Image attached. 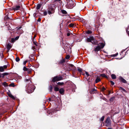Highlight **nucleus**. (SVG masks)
Masks as SVG:
<instances>
[{
    "instance_id": "obj_1",
    "label": "nucleus",
    "mask_w": 129,
    "mask_h": 129,
    "mask_svg": "<svg viewBox=\"0 0 129 129\" xmlns=\"http://www.w3.org/2000/svg\"><path fill=\"white\" fill-rule=\"evenodd\" d=\"M25 81L26 82H27V84L26 86L27 92L30 93H32L35 88V86L32 84L30 79H26Z\"/></svg>"
},
{
    "instance_id": "obj_2",
    "label": "nucleus",
    "mask_w": 129,
    "mask_h": 129,
    "mask_svg": "<svg viewBox=\"0 0 129 129\" xmlns=\"http://www.w3.org/2000/svg\"><path fill=\"white\" fill-rule=\"evenodd\" d=\"M66 5V7L69 9H72L75 5V4L72 0H69Z\"/></svg>"
},
{
    "instance_id": "obj_3",
    "label": "nucleus",
    "mask_w": 129,
    "mask_h": 129,
    "mask_svg": "<svg viewBox=\"0 0 129 129\" xmlns=\"http://www.w3.org/2000/svg\"><path fill=\"white\" fill-rule=\"evenodd\" d=\"M100 44V45L94 48V50L95 52L98 51L101 49L103 48L105 45V42L101 43Z\"/></svg>"
},
{
    "instance_id": "obj_4",
    "label": "nucleus",
    "mask_w": 129,
    "mask_h": 129,
    "mask_svg": "<svg viewBox=\"0 0 129 129\" xmlns=\"http://www.w3.org/2000/svg\"><path fill=\"white\" fill-rule=\"evenodd\" d=\"M86 41L87 42H91L92 44H95L96 40L94 38L93 36L90 37L89 38H88L86 39Z\"/></svg>"
},
{
    "instance_id": "obj_5",
    "label": "nucleus",
    "mask_w": 129,
    "mask_h": 129,
    "mask_svg": "<svg viewBox=\"0 0 129 129\" xmlns=\"http://www.w3.org/2000/svg\"><path fill=\"white\" fill-rule=\"evenodd\" d=\"M63 79L62 77L60 76H56L54 77L52 79V81L55 82L56 81H58Z\"/></svg>"
},
{
    "instance_id": "obj_6",
    "label": "nucleus",
    "mask_w": 129,
    "mask_h": 129,
    "mask_svg": "<svg viewBox=\"0 0 129 129\" xmlns=\"http://www.w3.org/2000/svg\"><path fill=\"white\" fill-rule=\"evenodd\" d=\"M47 12L48 14L50 15L54 13V10L52 6H49L47 9Z\"/></svg>"
},
{
    "instance_id": "obj_7",
    "label": "nucleus",
    "mask_w": 129,
    "mask_h": 129,
    "mask_svg": "<svg viewBox=\"0 0 129 129\" xmlns=\"http://www.w3.org/2000/svg\"><path fill=\"white\" fill-rule=\"evenodd\" d=\"M106 125L107 126H108L111 125V122L109 117H108L107 118L106 121Z\"/></svg>"
},
{
    "instance_id": "obj_8",
    "label": "nucleus",
    "mask_w": 129,
    "mask_h": 129,
    "mask_svg": "<svg viewBox=\"0 0 129 129\" xmlns=\"http://www.w3.org/2000/svg\"><path fill=\"white\" fill-rule=\"evenodd\" d=\"M120 54L121 56V57L119 59H120L124 57L125 54V50H122L120 53Z\"/></svg>"
},
{
    "instance_id": "obj_9",
    "label": "nucleus",
    "mask_w": 129,
    "mask_h": 129,
    "mask_svg": "<svg viewBox=\"0 0 129 129\" xmlns=\"http://www.w3.org/2000/svg\"><path fill=\"white\" fill-rule=\"evenodd\" d=\"M20 8V6L19 5H16L15 7H13V9L15 11H17L19 10Z\"/></svg>"
},
{
    "instance_id": "obj_10",
    "label": "nucleus",
    "mask_w": 129,
    "mask_h": 129,
    "mask_svg": "<svg viewBox=\"0 0 129 129\" xmlns=\"http://www.w3.org/2000/svg\"><path fill=\"white\" fill-rule=\"evenodd\" d=\"M119 79L124 83H126L127 82L126 80L124 78H123L122 77H120Z\"/></svg>"
},
{
    "instance_id": "obj_11",
    "label": "nucleus",
    "mask_w": 129,
    "mask_h": 129,
    "mask_svg": "<svg viewBox=\"0 0 129 129\" xmlns=\"http://www.w3.org/2000/svg\"><path fill=\"white\" fill-rule=\"evenodd\" d=\"M12 47L11 44L10 43L8 44L7 46V47L8 50H9Z\"/></svg>"
},
{
    "instance_id": "obj_12",
    "label": "nucleus",
    "mask_w": 129,
    "mask_h": 129,
    "mask_svg": "<svg viewBox=\"0 0 129 129\" xmlns=\"http://www.w3.org/2000/svg\"><path fill=\"white\" fill-rule=\"evenodd\" d=\"M64 91V90L62 88H61L59 90V92L61 94H63Z\"/></svg>"
},
{
    "instance_id": "obj_13",
    "label": "nucleus",
    "mask_w": 129,
    "mask_h": 129,
    "mask_svg": "<svg viewBox=\"0 0 129 129\" xmlns=\"http://www.w3.org/2000/svg\"><path fill=\"white\" fill-rule=\"evenodd\" d=\"M8 95L9 96L12 98L13 99H15V98L14 96H13L11 93H8Z\"/></svg>"
},
{
    "instance_id": "obj_14",
    "label": "nucleus",
    "mask_w": 129,
    "mask_h": 129,
    "mask_svg": "<svg viewBox=\"0 0 129 129\" xmlns=\"http://www.w3.org/2000/svg\"><path fill=\"white\" fill-rule=\"evenodd\" d=\"M100 81L101 80L100 78L99 77H97L95 80V83H97Z\"/></svg>"
},
{
    "instance_id": "obj_15",
    "label": "nucleus",
    "mask_w": 129,
    "mask_h": 129,
    "mask_svg": "<svg viewBox=\"0 0 129 129\" xmlns=\"http://www.w3.org/2000/svg\"><path fill=\"white\" fill-rule=\"evenodd\" d=\"M101 76L103 77H105L106 78H108L107 76L105 74H102L100 75Z\"/></svg>"
},
{
    "instance_id": "obj_16",
    "label": "nucleus",
    "mask_w": 129,
    "mask_h": 129,
    "mask_svg": "<svg viewBox=\"0 0 129 129\" xmlns=\"http://www.w3.org/2000/svg\"><path fill=\"white\" fill-rule=\"evenodd\" d=\"M111 76L112 78L113 79H115L116 78V76L114 74H112Z\"/></svg>"
},
{
    "instance_id": "obj_17",
    "label": "nucleus",
    "mask_w": 129,
    "mask_h": 129,
    "mask_svg": "<svg viewBox=\"0 0 129 129\" xmlns=\"http://www.w3.org/2000/svg\"><path fill=\"white\" fill-rule=\"evenodd\" d=\"M2 84L5 87L7 86H8L7 83L6 82H4Z\"/></svg>"
},
{
    "instance_id": "obj_18",
    "label": "nucleus",
    "mask_w": 129,
    "mask_h": 129,
    "mask_svg": "<svg viewBox=\"0 0 129 129\" xmlns=\"http://www.w3.org/2000/svg\"><path fill=\"white\" fill-rule=\"evenodd\" d=\"M41 5L40 4H39L37 6V9L38 10L41 7Z\"/></svg>"
},
{
    "instance_id": "obj_19",
    "label": "nucleus",
    "mask_w": 129,
    "mask_h": 129,
    "mask_svg": "<svg viewBox=\"0 0 129 129\" xmlns=\"http://www.w3.org/2000/svg\"><path fill=\"white\" fill-rule=\"evenodd\" d=\"M4 69L3 67H0V72H3L4 71Z\"/></svg>"
},
{
    "instance_id": "obj_20",
    "label": "nucleus",
    "mask_w": 129,
    "mask_h": 129,
    "mask_svg": "<svg viewBox=\"0 0 129 129\" xmlns=\"http://www.w3.org/2000/svg\"><path fill=\"white\" fill-rule=\"evenodd\" d=\"M54 90L56 91H58L59 90V89L58 88V87H55L54 88Z\"/></svg>"
},
{
    "instance_id": "obj_21",
    "label": "nucleus",
    "mask_w": 129,
    "mask_h": 129,
    "mask_svg": "<svg viewBox=\"0 0 129 129\" xmlns=\"http://www.w3.org/2000/svg\"><path fill=\"white\" fill-rule=\"evenodd\" d=\"M120 89L122 90L124 92H125L126 93L127 92V91L123 88L122 87H120Z\"/></svg>"
},
{
    "instance_id": "obj_22",
    "label": "nucleus",
    "mask_w": 129,
    "mask_h": 129,
    "mask_svg": "<svg viewBox=\"0 0 129 129\" xmlns=\"http://www.w3.org/2000/svg\"><path fill=\"white\" fill-rule=\"evenodd\" d=\"M61 12L63 14H66L67 13V12L66 11L64 10H62L61 11Z\"/></svg>"
},
{
    "instance_id": "obj_23",
    "label": "nucleus",
    "mask_w": 129,
    "mask_h": 129,
    "mask_svg": "<svg viewBox=\"0 0 129 129\" xmlns=\"http://www.w3.org/2000/svg\"><path fill=\"white\" fill-rule=\"evenodd\" d=\"M57 84L59 85H62L64 84V83L63 82H58L57 83Z\"/></svg>"
},
{
    "instance_id": "obj_24",
    "label": "nucleus",
    "mask_w": 129,
    "mask_h": 129,
    "mask_svg": "<svg viewBox=\"0 0 129 129\" xmlns=\"http://www.w3.org/2000/svg\"><path fill=\"white\" fill-rule=\"evenodd\" d=\"M8 73H4L3 74H2V75H3V77H4V76L5 75H8Z\"/></svg>"
},
{
    "instance_id": "obj_25",
    "label": "nucleus",
    "mask_w": 129,
    "mask_h": 129,
    "mask_svg": "<svg viewBox=\"0 0 129 129\" xmlns=\"http://www.w3.org/2000/svg\"><path fill=\"white\" fill-rule=\"evenodd\" d=\"M9 86H10L14 87L15 86V85L14 84V83H12L10 84L9 85Z\"/></svg>"
},
{
    "instance_id": "obj_26",
    "label": "nucleus",
    "mask_w": 129,
    "mask_h": 129,
    "mask_svg": "<svg viewBox=\"0 0 129 129\" xmlns=\"http://www.w3.org/2000/svg\"><path fill=\"white\" fill-rule=\"evenodd\" d=\"M33 42L34 44L36 46H37L38 43L36 41H35L34 40H33Z\"/></svg>"
},
{
    "instance_id": "obj_27",
    "label": "nucleus",
    "mask_w": 129,
    "mask_h": 129,
    "mask_svg": "<svg viewBox=\"0 0 129 129\" xmlns=\"http://www.w3.org/2000/svg\"><path fill=\"white\" fill-rule=\"evenodd\" d=\"M16 60L17 62L19 61L20 60V58L18 57H17L15 59Z\"/></svg>"
},
{
    "instance_id": "obj_28",
    "label": "nucleus",
    "mask_w": 129,
    "mask_h": 129,
    "mask_svg": "<svg viewBox=\"0 0 129 129\" xmlns=\"http://www.w3.org/2000/svg\"><path fill=\"white\" fill-rule=\"evenodd\" d=\"M28 69L26 68L25 67H24L23 68V70L24 71H27L28 70Z\"/></svg>"
},
{
    "instance_id": "obj_29",
    "label": "nucleus",
    "mask_w": 129,
    "mask_h": 129,
    "mask_svg": "<svg viewBox=\"0 0 129 129\" xmlns=\"http://www.w3.org/2000/svg\"><path fill=\"white\" fill-rule=\"evenodd\" d=\"M105 117L104 116H103L100 119V120L101 121H103L104 120Z\"/></svg>"
},
{
    "instance_id": "obj_30",
    "label": "nucleus",
    "mask_w": 129,
    "mask_h": 129,
    "mask_svg": "<svg viewBox=\"0 0 129 129\" xmlns=\"http://www.w3.org/2000/svg\"><path fill=\"white\" fill-rule=\"evenodd\" d=\"M44 15V16H46L47 14V13L46 11H45L43 13Z\"/></svg>"
},
{
    "instance_id": "obj_31",
    "label": "nucleus",
    "mask_w": 129,
    "mask_h": 129,
    "mask_svg": "<svg viewBox=\"0 0 129 129\" xmlns=\"http://www.w3.org/2000/svg\"><path fill=\"white\" fill-rule=\"evenodd\" d=\"M32 70L31 69H30L28 70L27 71H28V74H30Z\"/></svg>"
},
{
    "instance_id": "obj_32",
    "label": "nucleus",
    "mask_w": 129,
    "mask_h": 129,
    "mask_svg": "<svg viewBox=\"0 0 129 129\" xmlns=\"http://www.w3.org/2000/svg\"><path fill=\"white\" fill-rule=\"evenodd\" d=\"M74 25V24L73 23H71L69 25V26L70 27H73Z\"/></svg>"
},
{
    "instance_id": "obj_33",
    "label": "nucleus",
    "mask_w": 129,
    "mask_h": 129,
    "mask_svg": "<svg viewBox=\"0 0 129 129\" xmlns=\"http://www.w3.org/2000/svg\"><path fill=\"white\" fill-rule=\"evenodd\" d=\"M70 57V56L69 55H67L66 57V59H68Z\"/></svg>"
},
{
    "instance_id": "obj_34",
    "label": "nucleus",
    "mask_w": 129,
    "mask_h": 129,
    "mask_svg": "<svg viewBox=\"0 0 129 129\" xmlns=\"http://www.w3.org/2000/svg\"><path fill=\"white\" fill-rule=\"evenodd\" d=\"M92 31L90 30H88L87 32V33L88 34H90L91 33Z\"/></svg>"
},
{
    "instance_id": "obj_35",
    "label": "nucleus",
    "mask_w": 129,
    "mask_h": 129,
    "mask_svg": "<svg viewBox=\"0 0 129 129\" xmlns=\"http://www.w3.org/2000/svg\"><path fill=\"white\" fill-rule=\"evenodd\" d=\"M32 49L34 50V51H35L36 49V47L35 46H33L32 47Z\"/></svg>"
},
{
    "instance_id": "obj_36",
    "label": "nucleus",
    "mask_w": 129,
    "mask_h": 129,
    "mask_svg": "<svg viewBox=\"0 0 129 129\" xmlns=\"http://www.w3.org/2000/svg\"><path fill=\"white\" fill-rule=\"evenodd\" d=\"M105 90H106L105 88V87H103L102 88L101 90L102 91H104Z\"/></svg>"
},
{
    "instance_id": "obj_37",
    "label": "nucleus",
    "mask_w": 129,
    "mask_h": 129,
    "mask_svg": "<svg viewBox=\"0 0 129 129\" xmlns=\"http://www.w3.org/2000/svg\"><path fill=\"white\" fill-rule=\"evenodd\" d=\"M78 71L79 72H82V70L80 68H79L78 69Z\"/></svg>"
},
{
    "instance_id": "obj_38",
    "label": "nucleus",
    "mask_w": 129,
    "mask_h": 129,
    "mask_svg": "<svg viewBox=\"0 0 129 129\" xmlns=\"http://www.w3.org/2000/svg\"><path fill=\"white\" fill-rule=\"evenodd\" d=\"M118 54V53H116L115 54H114L112 55V56L115 57Z\"/></svg>"
},
{
    "instance_id": "obj_39",
    "label": "nucleus",
    "mask_w": 129,
    "mask_h": 129,
    "mask_svg": "<svg viewBox=\"0 0 129 129\" xmlns=\"http://www.w3.org/2000/svg\"><path fill=\"white\" fill-rule=\"evenodd\" d=\"M3 67L4 69H6L7 68V66L6 65H4L3 66Z\"/></svg>"
},
{
    "instance_id": "obj_40",
    "label": "nucleus",
    "mask_w": 129,
    "mask_h": 129,
    "mask_svg": "<svg viewBox=\"0 0 129 129\" xmlns=\"http://www.w3.org/2000/svg\"><path fill=\"white\" fill-rule=\"evenodd\" d=\"M27 61V60H26L23 62V64L24 65H25Z\"/></svg>"
},
{
    "instance_id": "obj_41",
    "label": "nucleus",
    "mask_w": 129,
    "mask_h": 129,
    "mask_svg": "<svg viewBox=\"0 0 129 129\" xmlns=\"http://www.w3.org/2000/svg\"><path fill=\"white\" fill-rule=\"evenodd\" d=\"M110 83L112 85H113L114 84V83L112 81H110Z\"/></svg>"
},
{
    "instance_id": "obj_42",
    "label": "nucleus",
    "mask_w": 129,
    "mask_h": 129,
    "mask_svg": "<svg viewBox=\"0 0 129 129\" xmlns=\"http://www.w3.org/2000/svg\"><path fill=\"white\" fill-rule=\"evenodd\" d=\"M85 74L87 77L89 76V75L88 72H86Z\"/></svg>"
},
{
    "instance_id": "obj_43",
    "label": "nucleus",
    "mask_w": 129,
    "mask_h": 129,
    "mask_svg": "<svg viewBox=\"0 0 129 129\" xmlns=\"http://www.w3.org/2000/svg\"><path fill=\"white\" fill-rule=\"evenodd\" d=\"M19 36L16 37L15 38V40H18L19 39Z\"/></svg>"
},
{
    "instance_id": "obj_44",
    "label": "nucleus",
    "mask_w": 129,
    "mask_h": 129,
    "mask_svg": "<svg viewBox=\"0 0 129 129\" xmlns=\"http://www.w3.org/2000/svg\"><path fill=\"white\" fill-rule=\"evenodd\" d=\"M126 32L127 34H128V36H129V31L127 30H126Z\"/></svg>"
},
{
    "instance_id": "obj_45",
    "label": "nucleus",
    "mask_w": 129,
    "mask_h": 129,
    "mask_svg": "<svg viewBox=\"0 0 129 129\" xmlns=\"http://www.w3.org/2000/svg\"><path fill=\"white\" fill-rule=\"evenodd\" d=\"M41 20V19L40 18H39L38 19V21H40Z\"/></svg>"
},
{
    "instance_id": "obj_46",
    "label": "nucleus",
    "mask_w": 129,
    "mask_h": 129,
    "mask_svg": "<svg viewBox=\"0 0 129 129\" xmlns=\"http://www.w3.org/2000/svg\"><path fill=\"white\" fill-rule=\"evenodd\" d=\"M60 0H53V1L54 2H56V1H60Z\"/></svg>"
},
{
    "instance_id": "obj_47",
    "label": "nucleus",
    "mask_w": 129,
    "mask_h": 129,
    "mask_svg": "<svg viewBox=\"0 0 129 129\" xmlns=\"http://www.w3.org/2000/svg\"><path fill=\"white\" fill-rule=\"evenodd\" d=\"M67 36H70V34L69 33H68L67 34Z\"/></svg>"
},
{
    "instance_id": "obj_48",
    "label": "nucleus",
    "mask_w": 129,
    "mask_h": 129,
    "mask_svg": "<svg viewBox=\"0 0 129 129\" xmlns=\"http://www.w3.org/2000/svg\"><path fill=\"white\" fill-rule=\"evenodd\" d=\"M36 13H34V16L35 17H36Z\"/></svg>"
},
{
    "instance_id": "obj_49",
    "label": "nucleus",
    "mask_w": 129,
    "mask_h": 129,
    "mask_svg": "<svg viewBox=\"0 0 129 129\" xmlns=\"http://www.w3.org/2000/svg\"><path fill=\"white\" fill-rule=\"evenodd\" d=\"M64 62V60H62L61 61V62L62 63Z\"/></svg>"
},
{
    "instance_id": "obj_50",
    "label": "nucleus",
    "mask_w": 129,
    "mask_h": 129,
    "mask_svg": "<svg viewBox=\"0 0 129 129\" xmlns=\"http://www.w3.org/2000/svg\"><path fill=\"white\" fill-rule=\"evenodd\" d=\"M14 39H12V41H14Z\"/></svg>"
},
{
    "instance_id": "obj_51",
    "label": "nucleus",
    "mask_w": 129,
    "mask_h": 129,
    "mask_svg": "<svg viewBox=\"0 0 129 129\" xmlns=\"http://www.w3.org/2000/svg\"><path fill=\"white\" fill-rule=\"evenodd\" d=\"M108 129H112V128H108Z\"/></svg>"
},
{
    "instance_id": "obj_52",
    "label": "nucleus",
    "mask_w": 129,
    "mask_h": 129,
    "mask_svg": "<svg viewBox=\"0 0 129 129\" xmlns=\"http://www.w3.org/2000/svg\"><path fill=\"white\" fill-rule=\"evenodd\" d=\"M2 75V74H1H1L0 75V78L1 77V76H1V75Z\"/></svg>"
},
{
    "instance_id": "obj_53",
    "label": "nucleus",
    "mask_w": 129,
    "mask_h": 129,
    "mask_svg": "<svg viewBox=\"0 0 129 129\" xmlns=\"http://www.w3.org/2000/svg\"><path fill=\"white\" fill-rule=\"evenodd\" d=\"M72 65V66H73V65Z\"/></svg>"
},
{
    "instance_id": "obj_54",
    "label": "nucleus",
    "mask_w": 129,
    "mask_h": 129,
    "mask_svg": "<svg viewBox=\"0 0 129 129\" xmlns=\"http://www.w3.org/2000/svg\"><path fill=\"white\" fill-rule=\"evenodd\" d=\"M51 6H52V5H51Z\"/></svg>"
}]
</instances>
